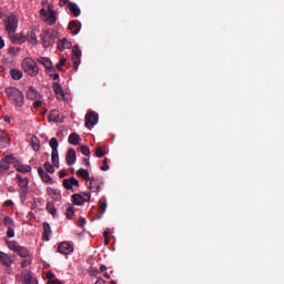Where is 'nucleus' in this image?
Returning <instances> with one entry per match:
<instances>
[{
  "label": "nucleus",
  "mask_w": 284,
  "mask_h": 284,
  "mask_svg": "<svg viewBox=\"0 0 284 284\" xmlns=\"http://www.w3.org/2000/svg\"><path fill=\"white\" fill-rule=\"evenodd\" d=\"M27 41L31 43V45H37L38 40H37V33L34 31H29L26 36Z\"/></svg>",
  "instance_id": "28"
},
{
  "label": "nucleus",
  "mask_w": 284,
  "mask_h": 284,
  "mask_svg": "<svg viewBox=\"0 0 284 284\" xmlns=\"http://www.w3.org/2000/svg\"><path fill=\"white\" fill-rule=\"evenodd\" d=\"M82 196L84 197L85 203H90V197H91L90 192H84V193H82Z\"/></svg>",
  "instance_id": "50"
},
{
  "label": "nucleus",
  "mask_w": 284,
  "mask_h": 284,
  "mask_svg": "<svg viewBox=\"0 0 284 284\" xmlns=\"http://www.w3.org/2000/svg\"><path fill=\"white\" fill-rule=\"evenodd\" d=\"M43 232L44 241H50V234H52V230L50 229V224L48 222L43 223Z\"/></svg>",
  "instance_id": "30"
},
{
  "label": "nucleus",
  "mask_w": 284,
  "mask_h": 284,
  "mask_svg": "<svg viewBox=\"0 0 284 284\" xmlns=\"http://www.w3.org/2000/svg\"><path fill=\"white\" fill-rule=\"evenodd\" d=\"M45 72H47V74H49V77H53V74H54V69L52 68V64H51L50 68H47V69H45Z\"/></svg>",
  "instance_id": "51"
},
{
  "label": "nucleus",
  "mask_w": 284,
  "mask_h": 284,
  "mask_svg": "<svg viewBox=\"0 0 284 284\" xmlns=\"http://www.w3.org/2000/svg\"><path fill=\"white\" fill-rule=\"evenodd\" d=\"M53 92H55L58 99H63V97H65L63 88H61V83L59 82H53Z\"/></svg>",
  "instance_id": "23"
},
{
  "label": "nucleus",
  "mask_w": 284,
  "mask_h": 284,
  "mask_svg": "<svg viewBox=\"0 0 284 284\" xmlns=\"http://www.w3.org/2000/svg\"><path fill=\"white\" fill-rule=\"evenodd\" d=\"M30 145L32 146V150H34V152H39V150H41L39 138L34 135L31 136Z\"/></svg>",
  "instance_id": "27"
},
{
  "label": "nucleus",
  "mask_w": 284,
  "mask_h": 284,
  "mask_svg": "<svg viewBox=\"0 0 284 284\" xmlns=\"http://www.w3.org/2000/svg\"><path fill=\"white\" fill-rule=\"evenodd\" d=\"M68 62V59L61 58L60 61L55 64V69L61 71L63 70V65Z\"/></svg>",
  "instance_id": "40"
},
{
  "label": "nucleus",
  "mask_w": 284,
  "mask_h": 284,
  "mask_svg": "<svg viewBox=\"0 0 284 284\" xmlns=\"http://www.w3.org/2000/svg\"><path fill=\"white\" fill-rule=\"evenodd\" d=\"M77 176H81V179H83L84 181H90V172H88V170L85 169H80L77 171Z\"/></svg>",
  "instance_id": "32"
},
{
  "label": "nucleus",
  "mask_w": 284,
  "mask_h": 284,
  "mask_svg": "<svg viewBox=\"0 0 284 284\" xmlns=\"http://www.w3.org/2000/svg\"><path fill=\"white\" fill-rule=\"evenodd\" d=\"M38 174L43 183H52V176H50L43 168H38Z\"/></svg>",
  "instance_id": "20"
},
{
  "label": "nucleus",
  "mask_w": 284,
  "mask_h": 284,
  "mask_svg": "<svg viewBox=\"0 0 284 284\" xmlns=\"http://www.w3.org/2000/svg\"><path fill=\"white\" fill-rule=\"evenodd\" d=\"M14 163V158L12 155H6L0 160V172H7L10 170V164Z\"/></svg>",
  "instance_id": "10"
},
{
  "label": "nucleus",
  "mask_w": 284,
  "mask_h": 284,
  "mask_svg": "<svg viewBox=\"0 0 284 284\" xmlns=\"http://www.w3.org/2000/svg\"><path fill=\"white\" fill-rule=\"evenodd\" d=\"M85 128L88 130H92L97 123H99V113L94 111H90L89 113L85 114Z\"/></svg>",
  "instance_id": "6"
},
{
  "label": "nucleus",
  "mask_w": 284,
  "mask_h": 284,
  "mask_svg": "<svg viewBox=\"0 0 284 284\" xmlns=\"http://www.w3.org/2000/svg\"><path fill=\"white\" fill-rule=\"evenodd\" d=\"M59 176L60 179H65V176H68V173H65V171H60Z\"/></svg>",
  "instance_id": "57"
},
{
  "label": "nucleus",
  "mask_w": 284,
  "mask_h": 284,
  "mask_svg": "<svg viewBox=\"0 0 284 284\" xmlns=\"http://www.w3.org/2000/svg\"><path fill=\"white\" fill-rule=\"evenodd\" d=\"M58 50L63 52L64 50H70L72 48V43L69 42L65 38L58 40L57 42Z\"/></svg>",
  "instance_id": "16"
},
{
  "label": "nucleus",
  "mask_w": 284,
  "mask_h": 284,
  "mask_svg": "<svg viewBox=\"0 0 284 284\" xmlns=\"http://www.w3.org/2000/svg\"><path fill=\"white\" fill-rule=\"evenodd\" d=\"M47 278L50 284H62L61 281L54 280V273L52 272L47 273Z\"/></svg>",
  "instance_id": "38"
},
{
  "label": "nucleus",
  "mask_w": 284,
  "mask_h": 284,
  "mask_svg": "<svg viewBox=\"0 0 284 284\" xmlns=\"http://www.w3.org/2000/svg\"><path fill=\"white\" fill-rule=\"evenodd\" d=\"M39 97H41V94L39 93V91H37V89H34V87H30L27 91V99H29L30 101H37Z\"/></svg>",
  "instance_id": "18"
},
{
  "label": "nucleus",
  "mask_w": 284,
  "mask_h": 284,
  "mask_svg": "<svg viewBox=\"0 0 284 284\" xmlns=\"http://www.w3.org/2000/svg\"><path fill=\"white\" fill-rule=\"evenodd\" d=\"M68 9L70 10L71 14H73V17H81V9L79 6H77V3L69 2Z\"/></svg>",
  "instance_id": "22"
},
{
  "label": "nucleus",
  "mask_w": 284,
  "mask_h": 284,
  "mask_svg": "<svg viewBox=\"0 0 284 284\" xmlns=\"http://www.w3.org/2000/svg\"><path fill=\"white\" fill-rule=\"evenodd\" d=\"M14 168L17 170V172H22L23 174H27V172H32V166L28 165V164H14Z\"/></svg>",
  "instance_id": "26"
},
{
  "label": "nucleus",
  "mask_w": 284,
  "mask_h": 284,
  "mask_svg": "<svg viewBox=\"0 0 284 284\" xmlns=\"http://www.w3.org/2000/svg\"><path fill=\"white\" fill-rule=\"evenodd\" d=\"M62 185L64 190H71V192H74V187H79V180L74 176L71 179H64Z\"/></svg>",
  "instance_id": "9"
},
{
  "label": "nucleus",
  "mask_w": 284,
  "mask_h": 284,
  "mask_svg": "<svg viewBox=\"0 0 284 284\" xmlns=\"http://www.w3.org/2000/svg\"><path fill=\"white\" fill-rule=\"evenodd\" d=\"M44 170L49 174H54V166H52V164H50V162L44 163Z\"/></svg>",
  "instance_id": "43"
},
{
  "label": "nucleus",
  "mask_w": 284,
  "mask_h": 284,
  "mask_svg": "<svg viewBox=\"0 0 284 284\" xmlns=\"http://www.w3.org/2000/svg\"><path fill=\"white\" fill-rule=\"evenodd\" d=\"M51 161L54 168H59V151H52Z\"/></svg>",
  "instance_id": "37"
},
{
  "label": "nucleus",
  "mask_w": 284,
  "mask_h": 284,
  "mask_svg": "<svg viewBox=\"0 0 284 284\" xmlns=\"http://www.w3.org/2000/svg\"><path fill=\"white\" fill-rule=\"evenodd\" d=\"M79 141H81V136L78 133H71L69 135V143L71 145H79Z\"/></svg>",
  "instance_id": "31"
},
{
  "label": "nucleus",
  "mask_w": 284,
  "mask_h": 284,
  "mask_svg": "<svg viewBox=\"0 0 284 284\" xmlns=\"http://www.w3.org/2000/svg\"><path fill=\"white\" fill-rule=\"evenodd\" d=\"M10 145V139H8V133L0 129V150H6Z\"/></svg>",
  "instance_id": "14"
},
{
  "label": "nucleus",
  "mask_w": 284,
  "mask_h": 284,
  "mask_svg": "<svg viewBox=\"0 0 284 284\" xmlns=\"http://www.w3.org/2000/svg\"><path fill=\"white\" fill-rule=\"evenodd\" d=\"M44 21H48L49 26H54L57 23V12L49 9V14L44 18Z\"/></svg>",
  "instance_id": "24"
},
{
  "label": "nucleus",
  "mask_w": 284,
  "mask_h": 284,
  "mask_svg": "<svg viewBox=\"0 0 284 284\" xmlns=\"http://www.w3.org/2000/svg\"><path fill=\"white\" fill-rule=\"evenodd\" d=\"M95 284H105L103 280H97Z\"/></svg>",
  "instance_id": "64"
},
{
  "label": "nucleus",
  "mask_w": 284,
  "mask_h": 284,
  "mask_svg": "<svg viewBox=\"0 0 284 284\" xmlns=\"http://www.w3.org/2000/svg\"><path fill=\"white\" fill-rule=\"evenodd\" d=\"M85 219L84 217H81L79 221H78V227H84L85 226Z\"/></svg>",
  "instance_id": "49"
},
{
  "label": "nucleus",
  "mask_w": 284,
  "mask_h": 284,
  "mask_svg": "<svg viewBox=\"0 0 284 284\" xmlns=\"http://www.w3.org/2000/svg\"><path fill=\"white\" fill-rule=\"evenodd\" d=\"M22 69L29 77H37L39 74V67L37 65V62L31 58H26L22 61Z\"/></svg>",
  "instance_id": "3"
},
{
  "label": "nucleus",
  "mask_w": 284,
  "mask_h": 284,
  "mask_svg": "<svg viewBox=\"0 0 284 284\" xmlns=\"http://www.w3.org/2000/svg\"><path fill=\"white\" fill-rule=\"evenodd\" d=\"M4 205H6L7 207H12V205H14V202H12V200H7V201L4 202Z\"/></svg>",
  "instance_id": "55"
},
{
  "label": "nucleus",
  "mask_w": 284,
  "mask_h": 284,
  "mask_svg": "<svg viewBox=\"0 0 284 284\" xmlns=\"http://www.w3.org/2000/svg\"><path fill=\"white\" fill-rule=\"evenodd\" d=\"M6 48V41H3V38L0 37V50H3Z\"/></svg>",
  "instance_id": "56"
},
{
  "label": "nucleus",
  "mask_w": 284,
  "mask_h": 284,
  "mask_svg": "<svg viewBox=\"0 0 284 284\" xmlns=\"http://www.w3.org/2000/svg\"><path fill=\"white\" fill-rule=\"evenodd\" d=\"M58 252L64 255L72 254V252H74V247L68 242H62L58 246Z\"/></svg>",
  "instance_id": "12"
},
{
  "label": "nucleus",
  "mask_w": 284,
  "mask_h": 284,
  "mask_svg": "<svg viewBox=\"0 0 284 284\" xmlns=\"http://www.w3.org/2000/svg\"><path fill=\"white\" fill-rule=\"evenodd\" d=\"M69 4H70V0H60L59 1L60 8H63V6H69Z\"/></svg>",
  "instance_id": "53"
},
{
  "label": "nucleus",
  "mask_w": 284,
  "mask_h": 284,
  "mask_svg": "<svg viewBox=\"0 0 284 284\" xmlns=\"http://www.w3.org/2000/svg\"><path fill=\"white\" fill-rule=\"evenodd\" d=\"M69 30L72 31V34H79V32H81V22L78 20L70 21Z\"/></svg>",
  "instance_id": "19"
},
{
  "label": "nucleus",
  "mask_w": 284,
  "mask_h": 284,
  "mask_svg": "<svg viewBox=\"0 0 284 284\" xmlns=\"http://www.w3.org/2000/svg\"><path fill=\"white\" fill-rule=\"evenodd\" d=\"M65 161L69 165H74L77 161V152L74 151V149L68 150Z\"/></svg>",
  "instance_id": "17"
},
{
  "label": "nucleus",
  "mask_w": 284,
  "mask_h": 284,
  "mask_svg": "<svg viewBox=\"0 0 284 284\" xmlns=\"http://www.w3.org/2000/svg\"><path fill=\"white\" fill-rule=\"evenodd\" d=\"M100 170H102V172H108V170H110V165H108V158L102 161V166Z\"/></svg>",
  "instance_id": "46"
},
{
  "label": "nucleus",
  "mask_w": 284,
  "mask_h": 284,
  "mask_svg": "<svg viewBox=\"0 0 284 284\" xmlns=\"http://www.w3.org/2000/svg\"><path fill=\"white\" fill-rule=\"evenodd\" d=\"M82 162L85 163L88 168H90V160L83 159Z\"/></svg>",
  "instance_id": "60"
},
{
  "label": "nucleus",
  "mask_w": 284,
  "mask_h": 284,
  "mask_svg": "<svg viewBox=\"0 0 284 284\" xmlns=\"http://www.w3.org/2000/svg\"><path fill=\"white\" fill-rule=\"evenodd\" d=\"M9 39H10L11 43H13V44L26 43V41H27L26 34H23V33H13V34L9 36Z\"/></svg>",
  "instance_id": "13"
},
{
  "label": "nucleus",
  "mask_w": 284,
  "mask_h": 284,
  "mask_svg": "<svg viewBox=\"0 0 284 284\" xmlns=\"http://www.w3.org/2000/svg\"><path fill=\"white\" fill-rule=\"evenodd\" d=\"M95 156H98V159H103V156H105V151H103V148H95Z\"/></svg>",
  "instance_id": "41"
},
{
  "label": "nucleus",
  "mask_w": 284,
  "mask_h": 284,
  "mask_svg": "<svg viewBox=\"0 0 284 284\" xmlns=\"http://www.w3.org/2000/svg\"><path fill=\"white\" fill-rule=\"evenodd\" d=\"M89 181V190L99 194V192H101V185H103V180L92 176Z\"/></svg>",
  "instance_id": "8"
},
{
  "label": "nucleus",
  "mask_w": 284,
  "mask_h": 284,
  "mask_svg": "<svg viewBox=\"0 0 284 284\" xmlns=\"http://www.w3.org/2000/svg\"><path fill=\"white\" fill-rule=\"evenodd\" d=\"M3 120H4V123H10L11 121L10 115H4Z\"/></svg>",
  "instance_id": "58"
},
{
  "label": "nucleus",
  "mask_w": 284,
  "mask_h": 284,
  "mask_svg": "<svg viewBox=\"0 0 284 284\" xmlns=\"http://www.w3.org/2000/svg\"><path fill=\"white\" fill-rule=\"evenodd\" d=\"M28 263H30V260H24L21 264L22 267H28Z\"/></svg>",
  "instance_id": "59"
},
{
  "label": "nucleus",
  "mask_w": 284,
  "mask_h": 284,
  "mask_svg": "<svg viewBox=\"0 0 284 284\" xmlns=\"http://www.w3.org/2000/svg\"><path fill=\"white\" fill-rule=\"evenodd\" d=\"M52 78H53V81H57V80L59 79V73H54V74L52 75Z\"/></svg>",
  "instance_id": "63"
},
{
  "label": "nucleus",
  "mask_w": 284,
  "mask_h": 284,
  "mask_svg": "<svg viewBox=\"0 0 284 284\" xmlns=\"http://www.w3.org/2000/svg\"><path fill=\"white\" fill-rule=\"evenodd\" d=\"M103 236H104V239H109V237H110V232L105 231V232L103 233Z\"/></svg>",
  "instance_id": "62"
},
{
  "label": "nucleus",
  "mask_w": 284,
  "mask_h": 284,
  "mask_svg": "<svg viewBox=\"0 0 284 284\" xmlns=\"http://www.w3.org/2000/svg\"><path fill=\"white\" fill-rule=\"evenodd\" d=\"M3 223L6 227H12V225H14V220H12L10 216H6L3 219Z\"/></svg>",
  "instance_id": "42"
},
{
  "label": "nucleus",
  "mask_w": 284,
  "mask_h": 284,
  "mask_svg": "<svg viewBox=\"0 0 284 284\" xmlns=\"http://www.w3.org/2000/svg\"><path fill=\"white\" fill-rule=\"evenodd\" d=\"M49 121H52L53 123H63V116H61L59 111L52 110L49 114Z\"/></svg>",
  "instance_id": "15"
},
{
  "label": "nucleus",
  "mask_w": 284,
  "mask_h": 284,
  "mask_svg": "<svg viewBox=\"0 0 284 284\" xmlns=\"http://www.w3.org/2000/svg\"><path fill=\"white\" fill-rule=\"evenodd\" d=\"M16 179H18V185L20 187V199H26V196L28 195V185L30 181L28 180V178H21V175L19 174L16 175Z\"/></svg>",
  "instance_id": "5"
},
{
  "label": "nucleus",
  "mask_w": 284,
  "mask_h": 284,
  "mask_svg": "<svg viewBox=\"0 0 284 284\" xmlns=\"http://www.w3.org/2000/svg\"><path fill=\"white\" fill-rule=\"evenodd\" d=\"M71 201L73 205H84L88 200L82 194L75 193L71 196Z\"/></svg>",
  "instance_id": "21"
},
{
  "label": "nucleus",
  "mask_w": 284,
  "mask_h": 284,
  "mask_svg": "<svg viewBox=\"0 0 284 284\" xmlns=\"http://www.w3.org/2000/svg\"><path fill=\"white\" fill-rule=\"evenodd\" d=\"M40 16L42 17L43 21H45V19L48 18V11H45V9H41Z\"/></svg>",
  "instance_id": "52"
},
{
  "label": "nucleus",
  "mask_w": 284,
  "mask_h": 284,
  "mask_svg": "<svg viewBox=\"0 0 284 284\" xmlns=\"http://www.w3.org/2000/svg\"><path fill=\"white\" fill-rule=\"evenodd\" d=\"M47 210H48L49 214L57 216V207H54V205L47 204Z\"/></svg>",
  "instance_id": "45"
},
{
  "label": "nucleus",
  "mask_w": 284,
  "mask_h": 284,
  "mask_svg": "<svg viewBox=\"0 0 284 284\" xmlns=\"http://www.w3.org/2000/svg\"><path fill=\"white\" fill-rule=\"evenodd\" d=\"M41 105H43V102L40 100H37L36 102H33V108H41Z\"/></svg>",
  "instance_id": "54"
},
{
  "label": "nucleus",
  "mask_w": 284,
  "mask_h": 284,
  "mask_svg": "<svg viewBox=\"0 0 284 284\" xmlns=\"http://www.w3.org/2000/svg\"><path fill=\"white\" fill-rule=\"evenodd\" d=\"M38 63H40V65H43V68H50L52 65V61H50L49 58H38L37 59Z\"/></svg>",
  "instance_id": "35"
},
{
  "label": "nucleus",
  "mask_w": 284,
  "mask_h": 284,
  "mask_svg": "<svg viewBox=\"0 0 284 284\" xmlns=\"http://www.w3.org/2000/svg\"><path fill=\"white\" fill-rule=\"evenodd\" d=\"M106 270H108V266H105V265H101V266H100V271H101V272H105Z\"/></svg>",
  "instance_id": "61"
},
{
  "label": "nucleus",
  "mask_w": 284,
  "mask_h": 284,
  "mask_svg": "<svg viewBox=\"0 0 284 284\" xmlns=\"http://www.w3.org/2000/svg\"><path fill=\"white\" fill-rule=\"evenodd\" d=\"M49 145L52 150V152H59V140H57V138H52L50 141H49Z\"/></svg>",
  "instance_id": "36"
},
{
  "label": "nucleus",
  "mask_w": 284,
  "mask_h": 284,
  "mask_svg": "<svg viewBox=\"0 0 284 284\" xmlns=\"http://www.w3.org/2000/svg\"><path fill=\"white\" fill-rule=\"evenodd\" d=\"M24 283L26 284H38L37 280L32 278V275H30V273L24 275Z\"/></svg>",
  "instance_id": "39"
},
{
  "label": "nucleus",
  "mask_w": 284,
  "mask_h": 284,
  "mask_svg": "<svg viewBox=\"0 0 284 284\" xmlns=\"http://www.w3.org/2000/svg\"><path fill=\"white\" fill-rule=\"evenodd\" d=\"M9 101L13 103V105H17V108H23L24 104V97L23 92H21L19 89L14 87H8L4 90Z\"/></svg>",
  "instance_id": "1"
},
{
  "label": "nucleus",
  "mask_w": 284,
  "mask_h": 284,
  "mask_svg": "<svg viewBox=\"0 0 284 284\" xmlns=\"http://www.w3.org/2000/svg\"><path fill=\"white\" fill-rule=\"evenodd\" d=\"M6 32L8 37H12V34H17V29L19 28V18L14 13H11L4 20Z\"/></svg>",
  "instance_id": "2"
},
{
  "label": "nucleus",
  "mask_w": 284,
  "mask_h": 284,
  "mask_svg": "<svg viewBox=\"0 0 284 284\" xmlns=\"http://www.w3.org/2000/svg\"><path fill=\"white\" fill-rule=\"evenodd\" d=\"M48 194L53 199V201H61V193L58 190L49 187Z\"/></svg>",
  "instance_id": "29"
},
{
  "label": "nucleus",
  "mask_w": 284,
  "mask_h": 284,
  "mask_svg": "<svg viewBox=\"0 0 284 284\" xmlns=\"http://www.w3.org/2000/svg\"><path fill=\"white\" fill-rule=\"evenodd\" d=\"M10 75L12 79H14V81H19L20 79H23V72L17 69H11Z\"/></svg>",
  "instance_id": "33"
},
{
  "label": "nucleus",
  "mask_w": 284,
  "mask_h": 284,
  "mask_svg": "<svg viewBox=\"0 0 284 284\" xmlns=\"http://www.w3.org/2000/svg\"><path fill=\"white\" fill-rule=\"evenodd\" d=\"M7 247L11 250L12 252H16L18 256H21L22 258H28L30 256V252L27 247L19 245L16 241H6Z\"/></svg>",
  "instance_id": "4"
},
{
  "label": "nucleus",
  "mask_w": 284,
  "mask_h": 284,
  "mask_svg": "<svg viewBox=\"0 0 284 284\" xmlns=\"http://www.w3.org/2000/svg\"><path fill=\"white\" fill-rule=\"evenodd\" d=\"M7 236L8 239H14V229L8 227Z\"/></svg>",
  "instance_id": "47"
},
{
  "label": "nucleus",
  "mask_w": 284,
  "mask_h": 284,
  "mask_svg": "<svg viewBox=\"0 0 284 284\" xmlns=\"http://www.w3.org/2000/svg\"><path fill=\"white\" fill-rule=\"evenodd\" d=\"M100 210H101V214H103L105 212V210H108V203L105 202H100L99 205Z\"/></svg>",
  "instance_id": "48"
},
{
  "label": "nucleus",
  "mask_w": 284,
  "mask_h": 284,
  "mask_svg": "<svg viewBox=\"0 0 284 284\" xmlns=\"http://www.w3.org/2000/svg\"><path fill=\"white\" fill-rule=\"evenodd\" d=\"M80 152L81 154H83L84 156H90V148L87 145H81L80 146Z\"/></svg>",
  "instance_id": "44"
},
{
  "label": "nucleus",
  "mask_w": 284,
  "mask_h": 284,
  "mask_svg": "<svg viewBox=\"0 0 284 284\" xmlns=\"http://www.w3.org/2000/svg\"><path fill=\"white\" fill-rule=\"evenodd\" d=\"M81 57H82V53H81V49H79V45H74L72 48V62H73V68L77 72V70H79V65H81Z\"/></svg>",
  "instance_id": "7"
},
{
  "label": "nucleus",
  "mask_w": 284,
  "mask_h": 284,
  "mask_svg": "<svg viewBox=\"0 0 284 284\" xmlns=\"http://www.w3.org/2000/svg\"><path fill=\"white\" fill-rule=\"evenodd\" d=\"M0 262L4 267H11L14 263V255L10 256L8 253L0 252Z\"/></svg>",
  "instance_id": "11"
},
{
  "label": "nucleus",
  "mask_w": 284,
  "mask_h": 284,
  "mask_svg": "<svg viewBox=\"0 0 284 284\" xmlns=\"http://www.w3.org/2000/svg\"><path fill=\"white\" fill-rule=\"evenodd\" d=\"M64 214L67 219H73L74 217V206L68 205L63 207Z\"/></svg>",
  "instance_id": "34"
},
{
  "label": "nucleus",
  "mask_w": 284,
  "mask_h": 284,
  "mask_svg": "<svg viewBox=\"0 0 284 284\" xmlns=\"http://www.w3.org/2000/svg\"><path fill=\"white\" fill-rule=\"evenodd\" d=\"M41 39L43 48H50V45H52V36L49 34L48 32L41 34Z\"/></svg>",
  "instance_id": "25"
}]
</instances>
